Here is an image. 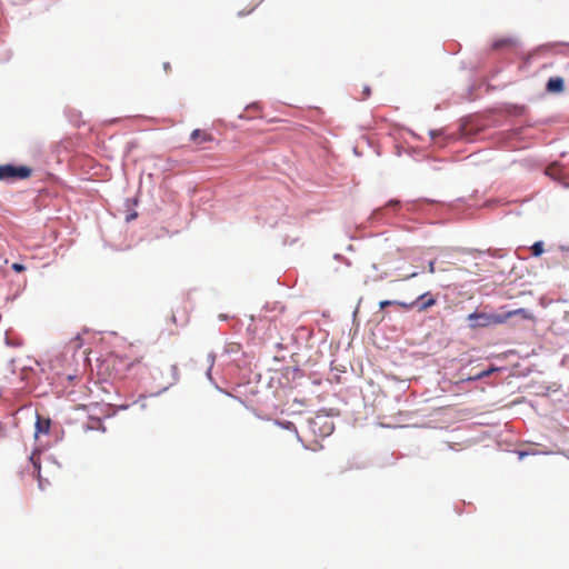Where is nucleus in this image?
<instances>
[{"instance_id":"7","label":"nucleus","mask_w":569,"mask_h":569,"mask_svg":"<svg viewBox=\"0 0 569 569\" xmlns=\"http://www.w3.org/2000/svg\"><path fill=\"white\" fill-rule=\"evenodd\" d=\"M516 44V41L512 38H500L493 41L492 49L500 50L502 48H511Z\"/></svg>"},{"instance_id":"12","label":"nucleus","mask_w":569,"mask_h":569,"mask_svg":"<svg viewBox=\"0 0 569 569\" xmlns=\"http://www.w3.org/2000/svg\"><path fill=\"white\" fill-rule=\"evenodd\" d=\"M531 251L535 257H539L543 252V243L541 241L533 243Z\"/></svg>"},{"instance_id":"6","label":"nucleus","mask_w":569,"mask_h":569,"mask_svg":"<svg viewBox=\"0 0 569 569\" xmlns=\"http://www.w3.org/2000/svg\"><path fill=\"white\" fill-rule=\"evenodd\" d=\"M190 139L197 146H200L204 142H211L213 140V137L203 130L194 129L190 134Z\"/></svg>"},{"instance_id":"8","label":"nucleus","mask_w":569,"mask_h":569,"mask_svg":"<svg viewBox=\"0 0 569 569\" xmlns=\"http://www.w3.org/2000/svg\"><path fill=\"white\" fill-rule=\"evenodd\" d=\"M502 317H506V321L515 316H520L522 317L523 319H531L532 316L531 313L523 309V308H520V309H515V310H511V311H508L506 313H501Z\"/></svg>"},{"instance_id":"5","label":"nucleus","mask_w":569,"mask_h":569,"mask_svg":"<svg viewBox=\"0 0 569 569\" xmlns=\"http://www.w3.org/2000/svg\"><path fill=\"white\" fill-rule=\"evenodd\" d=\"M546 90L549 93H561L565 90V81L561 77H551L547 81Z\"/></svg>"},{"instance_id":"17","label":"nucleus","mask_w":569,"mask_h":569,"mask_svg":"<svg viewBox=\"0 0 569 569\" xmlns=\"http://www.w3.org/2000/svg\"><path fill=\"white\" fill-rule=\"evenodd\" d=\"M392 305H395V301L383 300V301H380L379 307H380V309H385L386 307L392 306Z\"/></svg>"},{"instance_id":"11","label":"nucleus","mask_w":569,"mask_h":569,"mask_svg":"<svg viewBox=\"0 0 569 569\" xmlns=\"http://www.w3.org/2000/svg\"><path fill=\"white\" fill-rule=\"evenodd\" d=\"M497 370V368H490L488 370H483V371H480L478 373H476L475 376L472 377H468L466 380L468 381H475V380H480L482 378H486L488 377L489 375H491L492 372H495Z\"/></svg>"},{"instance_id":"15","label":"nucleus","mask_w":569,"mask_h":569,"mask_svg":"<svg viewBox=\"0 0 569 569\" xmlns=\"http://www.w3.org/2000/svg\"><path fill=\"white\" fill-rule=\"evenodd\" d=\"M91 429H102L104 431V428L101 426V420L100 419H96V420H92V425L90 426Z\"/></svg>"},{"instance_id":"4","label":"nucleus","mask_w":569,"mask_h":569,"mask_svg":"<svg viewBox=\"0 0 569 569\" xmlns=\"http://www.w3.org/2000/svg\"><path fill=\"white\" fill-rule=\"evenodd\" d=\"M415 301H419V303L416 305L419 312H423L437 303L436 298H433L429 292L420 295Z\"/></svg>"},{"instance_id":"9","label":"nucleus","mask_w":569,"mask_h":569,"mask_svg":"<svg viewBox=\"0 0 569 569\" xmlns=\"http://www.w3.org/2000/svg\"><path fill=\"white\" fill-rule=\"evenodd\" d=\"M50 430V420L38 417L36 422V436L39 433H48Z\"/></svg>"},{"instance_id":"18","label":"nucleus","mask_w":569,"mask_h":569,"mask_svg":"<svg viewBox=\"0 0 569 569\" xmlns=\"http://www.w3.org/2000/svg\"><path fill=\"white\" fill-rule=\"evenodd\" d=\"M435 263H436V262L432 260V261H430V262H429V264H428V271H429L430 273H433V272L436 271Z\"/></svg>"},{"instance_id":"20","label":"nucleus","mask_w":569,"mask_h":569,"mask_svg":"<svg viewBox=\"0 0 569 569\" xmlns=\"http://www.w3.org/2000/svg\"><path fill=\"white\" fill-rule=\"evenodd\" d=\"M389 204H390V206H398V204H399V202H398V201L392 200V201H390V202H389Z\"/></svg>"},{"instance_id":"10","label":"nucleus","mask_w":569,"mask_h":569,"mask_svg":"<svg viewBox=\"0 0 569 569\" xmlns=\"http://www.w3.org/2000/svg\"><path fill=\"white\" fill-rule=\"evenodd\" d=\"M29 459H30V461L33 465L34 471H37V473H38L39 487L42 488V481H41V477H40V459H39V455L33 452L30 456Z\"/></svg>"},{"instance_id":"2","label":"nucleus","mask_w":569,"mask_h":569,"mask_svg":"<svg viewBox=\"0 0 569 569\" xmlns=\"http://www.w3.org/2000/svg\"><path fill=\"white\" fill-rule=\"evenodd\" d=\"M32 168L28 166L1 164L0 181L26 180L32 176Z\"/></svg>"},{"instance_id":"14","label":"nucleus","mask_w":569,"mask_h":569,"mask_svg":"<svg viewBox=\"0 0 569 569\" xmlns=\"http://www.w3.org/2000/svg\"><path fill=\"white\" fill-rule=\"evenodd\" d=\"M11 268L16 272H22V271L26 270V267L23 264H21V263H18V262L12 263Z\"/></svg>"},{"instance_id":"1","label":"nucleus","mask_w":569,"mask_h":569,"mask_svg":"<svg viewBox=\"0 0 569 569\" xmlns=\"http://www.w3.org/2000/svg\"><path fill=\"white\" fill-rule=\"evenodd\" d=\"M139 363V359L109 353L101 360L99 370L111 379H123Z\"/></svg>"},{"instance_id":"13","label":"nucleus","mask_w":569,"mask_h":569,"mask_svg":"<svg viewBox=\"0 0 569 569\" xmlns=\"http://www.w3.org/2000/svg\"><path fill=\"white\" fill-rule=\"evenodd\" d=\"M419 303V301H412V302H403V301H395L396 306H399L400 308L405 310H411L416 307V305Z\"/></svg>"},{"instance_id":"16","label":"nucleus","mask_w":569,"mask_h":569,"mask_svg":"<svg viewBox=\"0 0 569 569\" xmlns=\"http://www.w3.org/2000/svg\"><path fill=\"white\" fill-rule=\"evenodd\" d=\"M370 93H371L370 87L369 86H365L363 90H362L361 100H365V99L369 98Z\"/></svg>"},{"instance_id":"21","label":"nucleus","mask_w":569,"mask_h":569,"mask_svg":"<svg viewBox=\"0 0 569 569\" xmlns=\"http://www.w3.org/2000/svg\"><path fill=\"white\" fill-rule=\"evenodd\" d=\"M416 276H417V273H416V272H413V273H411L408 278H412V277H416Z\"/></svg>"},{"instance_id":"3","label":"nucleus","mask_w":569,"mask_h":569,"mask_svg":"<svg viewBox=\"0 0 569 569\" xmlns=\"http://www.w3.org/2000/svg\"><path fill=\"white\" fill-rule=\"evenodd\" d=\"M469 326L472 329L485 328L506 322L501 313L473 312L468 316Z\"/></svg>"},{"instance_id":"19","label":"nucleus","mask_w":569,"mask_h":569,"mask_svg":"<svg viewBox=\"0 0 569 569\" xmlns=\"http://www.w3.org/2000/svg\"><path fill=\"white\" fill-rule=\"evenodd\" d=\"M163 69H164V71H167V72H168V71H170V69H171L170 63H169V62H164V63H163Z\"/></svg>"}]
</instances>
